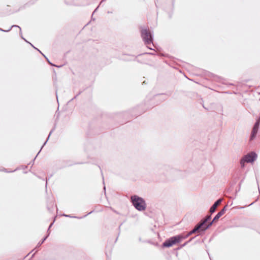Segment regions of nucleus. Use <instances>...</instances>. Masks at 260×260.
<instances>
[{
  "mask_svg": "<svg viewBox=\"0 0 260 260\" xmlns=\"http://www.w3.org/2000/svg\"><path fill=\"white\" fill-rule=\"evenodd\" d=\"M200 230L203 231V227L199 223L195 226L194 229L189 232H188L184 237H182L180 235L172 237L169 238V239L167 240L165 242H164L162 243V245L164 247H171L173 245L180 242L182 239H184L188 237V236H190L192 234L195 233L196 232Z\"/></svg>",
  "mask_w": 260,
  "mask_h": 260,
  "instance_id": "nucleus-1",
  "label": "nucleus"
},
{
  "mask_svg": "<svg viewBox=\"0 0 260 260\" xmlns=\"http://www.w3.org/2000/svg\"><path fill=\"white\" fill-rule=\"evenodd\" d=\"M131 202L135 208L139 211L145 209V202L144 199L135 195L131 197Z\"/></svg>",
  "mask_w": 260,
  "mask_h": 260,
  "instance_id": "nucleus-2",
  "label": "nucleus"
},
{
  "mask_svg": "<svg viewBox=\"0 0 260 260\" xmlns=\"http://www.w3.org/2000/svg\"><path fill=\"white\" fill-rule=\"evenodd\" d=\"M257 157V154L254 152H251L244 155L240 160V165L243 167L245 162H252Z\"/></svg>",
  "mask_w": 260,
  "mask_h": 260,
  "instance_id": "nucleus-3",
  "label": "nucleus"
},
{
  "mask_svg": "<svg viewBox=\"0 0 260 260\" xmlns=\"http://www.w3.org/2000/svg\"><path fill=\"white\" fill-rule=\"evenodd\" d=\"M225 207H224L220 211H219L216 214V215L213 218V220L208 223V224L206 226V227L205 228L204 230H207L210 226H211L214 221L217 220L222 215L224 214V213H225Z\"/></svg>",
  "mask_w": 260,
  "mask_h": 260,
  "instance_id": "nucleus-4",
  "label": "nucleus"
},
{
  "mask_svg": "<svg viewBox=\"0 0 260 260\" xmlns=\"http://www.w3.org/2000/svg\"><path fill=\"white\" fill-rule=\"evenodd\" d=\"M259 125V119H258L254 124L252 128L250 140H252L256 136Z\"/></svg>",
  "mask_w": 260,
  "mask_h": 260,
  "instance_id": "nucleus-5",
  "label": "nucleus"
},
{
  "mask_svg": "<svg viewBox=\"0 0 260 260\" xmlns=\"http://www.w3.org/2000/svg\"><path fill=\"white\" fill-rule=\"evenodd\" d=\"M131 57L132 58L129 60L136 59L138 62L141 63H145L146 60V53L139 54L136 57L134 56H131Z\"/></svg>",
  "mask_w": 260,
  "mask_h": 260,
  "instance_id": "nucleus-6",
  "label": "nucleus"
},
{
  "mask_svg": "<svg viewBox=\"0 0 260 260\" xmlns=\"http://www.w3.org/2000/svg\"><path fill=\"white\" fill-rule=\"evenodd\" d=\"M211 215H207L205 217V218L202 219L199 223L201 225V226L203 227V231H205L206 230H204L205 228L206 227V226L208 224H206V223L211 219Z\"/></svg>",
  "mask_w": 260,
  "mask_h": 260,
  "instance_id": "nucleus-7",
  "label": "nucleus"
},
{
  "mask_svg": "<svg viewBox=\"0 0 260 260\" xmlns=\"http://www.w3.org/2000/svg\"><path fill=\"white\" fill-rule=\"evenodd\" d=\"M222 200V199H219L214 203L210 209V212L211 213H213L215 211L217 206L221 203Z\"/></svg>",
  "mask_w": 260,
  "mask_h": 260,
  "instance_id": "nucleus-8",
  "label": "nucleus"
},
{
  "mask_svg": "<svg viewBox=\"0 0 260 260\" xmlns=\"http://www.w3.org/2000/svg\"><path fill=\"white\" fill-rule=\"evenodd\" d=\"M141 37L145 44H146V28L140 27Z\"/></svg>",
  "mask_w": 260,
  "mask_h": 260,
  "instance_id": "nucleus-9",
  "label": "nucleus"
},
{
  "mask_svg": "<svg viewBox=\"0 0 260 260\" xmlns=\"http://www.w3.org/2000/svg\"><path fill=\"white\" fill-rule=\"evenodd\" d=\"M147 45H149L150 43L152 42V36L151 34L150 31L147 29ZM147 48L150 50H153L151 48L147 46Z\"/></svg>",
  "mask_w": 260,
  "mask_h": 260,
  "instance_id": "nucleus-10",
  "label": "nucleus"
},
{
  "mask_svg": "<svg viewBox=\"0 0 260 260\" xmlns=\"http://www.w3.org/2000/svg\"><path fill=\"white\" fill-rule=\"evenodd\" d=\"M13 27H17V28H18L19 29V34L20 35H21L22 34V32H21V27L18 26V25H13L11 26V27L8 29V30H4L1 28H0V31H4V32H9V31H10L11 30V29Z\"/></svg>",
  "mask_w": 260,
  "mask_h": 260,
  "instance_id": "nucleus-11",
  "label": "nucleus"
},
{
  "mask_svg": "<svg viewBox=\"0 0 260 260\" xmlns=\"http://www.w3.org/2000/svg\"><path fill=\"white\" fill-rule=\"evenodd\" d=\"M54 129H55V127H53V128L51 130V131L50 132V133H49V135H48V138H47V140H46V141H45V142H44V143L43 144V146H42V147H41V148L40 150V151H39V152L38 153V154H37V155L36 156L35 158L34 159L33 161H35V159H36V157L38 156V155L39 154V153L40 152V151H41V150H42V148H43V147L46 145V144L47 143V142L48 140H49V137H50V135H51L52 133L54 131Z\"/></svg>",
  "mask_w": 260,
  "mask_h": 260,
  "instance_id": "nucleus-12",
  "label": "nucleus"
},
{
  "mask_svg": "<svg viewBox=\"0 0 260 260\" xmlns=\"http://www.w3.org/2000/svg\"><path fill=\"white\" fill-rule=\"evenodd\" d=\"M93 212V211H92L90 212H89L88 213H87L86 215H84V216L83 217H77V216H72L71 215H67V214H63V216H65V217H70V218H79V219H81L83 217H86V216H87L88 215L91 214V213H92Z\"/></svg>",
  "mask_w": 260,
  "mask_h": 260,
  "instance_id": "nucleus-13",
  "label": "nucleus"
},
{
  "mask_svg": "<svg viewBox=\"0 0 260 260\" xmlns=\"http://www.w3.org/2000/svg\"><path fill=\"white\" fill-rule=\"evenodd\" d=\"M49 235V233L48 234H47V235L46 237H45L41 241H40L38 243V244L36 246V248L39 247L44 242V241L47 239V238H48Z\"/></svg>",
  "mask_w": 260,
  "mask_h": 260,
  "instance_id": "nucleus-14",
  "label": "nucleus"
},
{
  "mask_svg": "<svg viewBox=\"0 0 260 260\" xmlns=\"http://www.w3.org/2000/svg\"><path fill=\"white\" fill-rule=\"evenodd\" d=\"M47 209L49 212H52L54 211L53 205L51 203L47 205Z\"/></svg>",
  "mask_w": 260,
  "mask_h": 260,
  "instance_id": "nucleus-15",
  "label": "nucleus"
},
{
  "mask_svg": "<svg viewBox=\"0 0 260 260\" xmlns=\"http://www.w3.org/2000/svg\"><path fill=\"white\" fill-rule=\"evenodd\" d=\"M44 56V57L46 58V59L47 60V62H48V63L49 64H50L51 66H54V67H56L57 68H60V67H61L62 66H56L54 64L52 63V62H51L48 59V58L44 54H43L42 52L41 53Z\"/></svg>",
  "mask_w": 260,
  "mask_h": 260,
  "instance_id": "nucleus-16",
  "label": "nucleus"
},
{
  "mask_svg": "<svg viewBox=\"0 0 260 260\" xmlns=\"http://www.w3.org/2000/svg\"><path fill=\"white\" fill-rule=\"evenodd\" d=\"M17 170V169H16L15 170H12V171H8L7 169H5V168H3L2 169H0V171L5 172H6V173H12V172H15Z\"/></svg>",
  "mask_w": 260,
  "mask_h": 260,
  "instance_id": "nucleus-17",
  "label": "nucleus"
},
{
  "mask_svg": "<svg viewBox=\"0 0 260 260\" xmlns=\"http://www.w3.org/2000/svg\"><path fill=\"white\" fill-rule=\"evenodd\" d=\"M20 35V36H21V38H22V39H23L24 40H25V41H26V42L28 43H29V44H30V45H31V46L34 48H35V49H37L38 51H39L40 53H41V51H40L38 49H37V48H36V47L34 46V45H32V44H31L30 43H29V42H27V41H26V40H25V39L22 37V34H21V35Z\"/></svg>",
  "mask_w": 260,
  "mask_h": 260,
  "instance_id": "nucleus-18",
  "label": "nucleus"
},
{
  "mask_svg": "<svg viewBox=\"0 0 260 260\" xmlns=\"http://www.w3.org/2000/svg\"><path fill=\"white\" fill-rule=\"evenodd\" d=\"M81 92H82V91H80V92H79V93H78L77 94H76V95H75L73 98H72V99L70 100V102H71V101H73V100H74L76 99L77 98V97L79 94H80L81 93Z\"/></svg>",
  "mask_w": 260,
  "mask_h": 260,
  "instance_id": "nucleus-19",
  "label": "nucleus"
},
{
  "mask_svg": "<svg viewBox=\"0 0 260 260\" xmlns=\"http://www.w3.org/2000/svg\"><path fill=\"white\" fill-rule=\"evenodd\" d=\"M53 223H54V222H52V223L50 224V225H49V228H48V230H47L48 234L49 233L50 234L49 230H50V228H51V226H52V225H53Z\"/></svg>",
  "mask_w": 260,
  "mask_h": 260,
  "instance_id": "nucleus-20",
  "label": "nucleus"
},
{
  "mask_svg": "<svg viewBox=\"0 0 260 260\" xmlns=\"http://www.w3.org/2000/svg\"><path fill=\"white\" fill-rule=\"evenodd\" d=\"M53 223H54V222H52V223L50 224V225H49V228H48V230H47L48 234L49 233L50 234L49 230H50V228H51V226H52V225H53Z\"/></svg>",
  "mask_w": 260,
  "mask_h": 260,
  "instance_id": "nucleus-21",
  "label": "nucleus"
},
{
  "mask_svg": "<svg viewBox=\"0 0 260 260\" xmlns=\"http://www.w3.org/2000/svg\"><path fill=\"white\" fill-rule=\"evenodd\" d=\"M50 178H46V186H47V181Z\"/></svg>",
  "mask_w": 260,
  "mask_h": 260,
  "instance_id": "nucleus-22",
  "label": "nucleus"
},
{
  "mask_svg": "<svg viewBox=\"0 0 260 260\" xmlns=\"http://www.w3.org/2000/svg\"><path fill=\"white\" fill-rule=\"evenodd\" d=\"M99 6H98V7H97L95 10H94V12H95L98 10V9L99 8Z\"/></svg>",
  "mask_w": 260,
  "mask_h": 260,
  "instance_id": "nucleus-23",
  "label": "nucleus"
},
{
  "mask_svg": "<svg viewBox=\"0 0 260 260\" xmlns=\"http://www.w3.org/2000/svg\"><path fill=\"white\" fill-rule=\"evenodd\" d=\"M147 54H153V53L152 52H147Z\"/></svg>",
  "mask_w": 260,
  "mask_h": 260,
  "instance_id": "nucleus-24",
  "label": "nucleus"
},
{
  "mask_svg": "<svg viewBox=\"0 0 260 260\" xmlns=\"http://www.w3.org/2000/svg\"><path fill=\"white\" fill-rule=\"evenodd\" d=\"M105 1H106V0H102V1L101 2V3H100V5H101V4H102V3H103V2Z\"/></svg>",
  "mask_w": 260,
  "mask_h": 260,
  "instance_id": "nucleus-25",
  "label": "nucleus"
},
{
  "mask_svg": "<svg viewBox=\"0 0 260 260\" xmlns=\"http://www.w3.org/2000/svg\"><path fill=\"white\" fill-rule=\"evenodd\" d=\"M104 190L105 191V190H106V187H105V186H104Z\"/></svg>",
  "mask_w": 260,
  "mask_h": 260,
  "instance_id": "nucleus-26",
  "label": "nucleus"
},
{
  "mask_svg": "<svg viewBox=\"0 0 260 260\" xmlns=\"http://www.w3.org/2000/svg\"><path fill=\"white\" fill-rule=\"evenodd\" d=\"M113 211L114 212H115V213H117L115 210H113Z\"/></svg>",
  "mask_w": 260,
  "mask_h": 260,
  "instance_id": "nucleus-27",
  "label": "nucleus"
},
{
  "mask_svg": "<svg viewBox=\"0 0 260 260\" xmlns=\"http://www.w3.org/2000/svg\"><path fill=\"white\" fill-rule=\"evenodd\" d=\"M35 254V253L32 254V257H33Z\"/></svg>",
  "mask_w": 260,
  "mask_h": 260,
  "instance_id": "nucleus-28",
  "label": "nucleus"
},
{
  "mask_svg": "<svg viewBox=\"0 0 260 260\" xmlns=\"http://www.w3.org/2000/svg\"><path fill=\"white\" fill-rule=\"evenodd\" d=\"M145 81H143V83H143V84H144V83H145Z\"/></svg>",
  "mask_w": 260,
  "mask_h": 260,
  "instance_id": "nucleus-29",
  "label": "nucleus"
},
{
  "mask_svg": "<svg viewBox=\"0 0 260 260\" xmlns=\"http://www.w3.org/2000/svg\"><path fill=\"white\" fill-rule=\"evenodd\" d=\"M56 98H57V99L58 98V96H57V94H56Z\"/></svg>",
  "mask_w": 260,
  "mask_h": 260,
  "instance_id": "nucleus-30",
  "label": "nucleus"
}]
</instances>
